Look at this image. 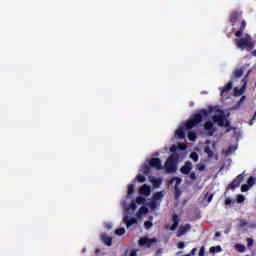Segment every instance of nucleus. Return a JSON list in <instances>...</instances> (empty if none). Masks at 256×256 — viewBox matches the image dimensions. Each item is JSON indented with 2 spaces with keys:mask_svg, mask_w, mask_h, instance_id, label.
I'll use <instances>...</instances> for the list:
<instances>
[{
  "mask_svg": "<svg viewBox=\"0 0 256 256\" xmlns=\"http://www.w3.org/2000/svg\"><path fill=\"white\" fill-rule=\"evenodd\" d=\"M172 221H173V224L170 227V231H175L177 227H179V215L174 214L172 216Z\"/></svg>",
  "mask_w": 256,
  "mask_h": 256,
  "instance_id": "nucleus-17",
  "label": "nucleus"
},
{
  "mask_svg": "<svg viewBox=\"0 0 256 256\" xmlns=\"http://www.w3.org/2000/svg\"><path fill=\"white\" fill-rule=\"evenodd\" d=\"M155 243H157V238L141 237L138 241L139 247H145V249H151Z\"/></svg>",
  "mask_w": 256,
  "mask_h": 256,
  "instance_id": "nucleus-6",
  "label": "nucleus"
},
{
  "mask_svg": "<svg viewBox=\"0 0 256 256\" xmlns=\"http://www.w3.org/2000/svg\"><path fill=\"white\" fill-rule=\"evenodd\" d=\"M170 151H171V153H175V151H177V146L176 145H172L170 147Z\"/></svg>",
  "mask_w": 256,
  "mask_h": 256,
  "instance_id": "nucleus-46",
  "label": "nucleus"
},
{
  "mask_svg": "<svg viewBox=\"0 0 256 256\" xmlns=\"http://www.w3.org/2000/svg\"><path fill=\"white\" fill-rule=\"evenodd\" d=\"M144 227L145 229H151V227H153V222L151 221L144 222Z\"/></svg>",
  "mask_w": 256,
  "mask_h": 256,
  "instance_id": "nucleus-34",
  "label": "nucleus"
},
{
  "mask_svg": "<svg viewBox=\"0 0 256 256\" xmlns=\"http://www.w3.org/2000/svg\"><path fill=\"white\" fill-rule=\"evenodd\" d=\"M215 237H216V238H219V237H221V233H219V232H216V233H215Z\"/></svg>",
  "mask_w": 256,
  "mask_h": 256,
  "instance_id": "nucleus-51",
  "label": "nucleus"
},
{
  "mask_svg": "<svg viewBox=\"0 0 256 256\" xmlns=\"http://www.w3.org/2000/svg\"><path fill=\"white\" fill-rule=\"evenodd\" d=\"M233 203V200L231 198H226L224 204L225 205H231Z\"/></svg>",
  "mask_w": 256,
  "mask_h": 256,
  "instance_id": "nucleus-42",
  "label": "nucleus"
},
{
  "mask_svg": "<svg viewBox=\"0 0 256 256\" xmlns=\"http://www.w3.org/2000/svg\"><path fill=\"white\" fill-rule=\"evenodd\" d=\"M190 179H191L192 181H195V180L197 179V175L195 174V172H192V173L190 174Z\"/></svg>",
  "mask_w": 256,
  "mask_h": 256,
  "instance_id": "nucleus-44",
  "label": "nucleus"
},
{
  "mask_svg": "<svg viewBox=\"0 0 256 256\" xmlns=\"http://www.w3.org/2000/svg\"><path fill=\"white\" fill-rule=\"evenodd\" d=\"M152 183H153V186L156 188L161 187L162 180H161V178H156V179L152 180Z\"/></svg>",
  "mask_w": 256,
  "mask_h": 256,
  "instance_id": "nucleus-28",
  "label": "nucleus"
},
{
  "mask_svg": "<svg viewBox=\"0 0 256 256\" xmlns=\"http://www.w3.org/2000/svg\"><path fill=\"white\" fill-rule=\"evenodd\" d=\"M136 203L137 205H143V203H145V198H143V196H138L136 198Z\"/></svg>",
  "mask_w": 256,
  "mask_h": 256,
  "instance_id": "nucleus-32",
  "label": "nucleus"
},
{
  "mask_svg": "<svg viewBox=\"0 0 256 256\" xmlns=\"http://www.w3.org/2000/svg\"><path fill=\"white\" fill-rule=\"evenodd\" d=\"M99 251H100L99 249H96V250H95V253H99Z\"/></svg>",
  "mask_w": 256,
  "mask_h": 256,
  "instance_id": "nucleus-55",
  "label": "nucleus"
},
{
  "mask_svg": "<svg viewBox=\"0 0 256 256\" xmlns=\"http://www.w3.org/2000/svg\"><path fill=\"white\" fill-rule=\"evenodd\" d=\"M234 45L241 49V51H253L255 49V41L249 35H246L244 38L235 39Z\"/></svg>",
  "mask_w": 256,
  "mask_h": 256,
  "instance_id": "nucleus-3",
  "label": "nucleus"
},
{
  "mask_svg": "<svg viewBox=\"0 0 256 256\" xmlns=\"http://www.w3.org/2000/svg\"><path fill=\"white\" fill-rule=\"evenodd\" d=\"M213 111H217V113H220V115H214L212 116L213 123H217L218 127H227L226 133H229L230 131H233V127H231V122L227 120L229 117L228 115H225V112L217 107H209L207 109H201L198 113L194 114L190 119H188L183 127H179L175 135L177 139H185V129L186 131H190V129H193V127H197L201 121H203L204 117H209L210 114L213 113Z\"/></svg>",
  "mask_w": 256,
  "mask_h": 256,
  "instance_id": "nucleus-1",
  "label": "nucleus"
},
{
  "mask_svg": "<svg viewBox=\"0 0 256 256\" xmlns=\"http://www.w3.org/2000/svg\"><path fill=\"white\" fill-rule=\"evenodd\" d=\"M148 211L149 210L147 209V207H141L139 210L140 213H144V214L147 213Z\"/></svg>",
  "mask_w": 256,
  "mask_h": 256,
  "instance_id": "nucleus-45",
  "label": "nucleus"
},
{
  "mask_svg": "<svg viewBox=\"0 0 256 256\" xmlns=\"http://www.w3.org/2000/svg\"><path fill=\"white\" fill-rule=\"evenodd\" d=\"M243 72V68L236 69L233 72V77H235V79H239V77H243Z\"/></svg>",
  "mask_w": 256,
  "mask_h": 256,
  "instance_id": "nucleus-19",
  "label": "nucleus"
},
{
  "mask_svg": "<svg viewBox=\"0 0 256 256\" xmlns=\"http://www.w3.org/2000/svg\"><path fill=\"white\" fill-rule=\"evenodd\" d=\"M246 241H247V247H253L254 241L252 238H247Z\"/></svg>",
  "mask_w": 256,
  "mask_h": 256,
  "instance_id": "nucleus-36",
  "label": "nucleus"
},
{
  "mask_svg": "<svg viewBox=\"0 0 256 256\" xmlns=\"http://www.w3.org/2000/svg\"><path fill=\"white\" fill-rule=\"evenodd\" d=\"M161 255V250L156 251V256Z\"/></svg>",
  "mask_w": 256,
  "mask_h": 256,
  "instance_id": "nucleus-52",
  "label": "nucleus"
},
{
  "mask_svg": "<svg viewBox=\"0 0 256 256\" xmlns=\"http://www.w3.org/2000/svg\"><path fill=\"white\" fill-rule=\"evenodd\" d=\"M135 193V184H129L128 185V190H127V195H133Z\"/></svg>",
  "mask_w": 256,
  "mask_h": 256,
  "instance_id": "nucleus-24",
  "label": "nucleus"
},
{
  "mask_svg": "<svg viewBox=\"0 0 256 256\" xmlns=\"http://www.w3.org/2000/svg\"><path fill=\"white\" fill-rule=\"evenodd\" d=\"M198 256H205V246L200 248Z\"/></svg>",
  "mask_w": 256,
  "mask_h": 256,
  "instance_id": "nucleus-38",
  "label": "nucleus"
},
{
  "mask_svg": "<svg viewBox=\"0 0 256 256\" xmlns=\"http://www.w3.org/2000/svg\"><path fill=\"white\" fill-rule=\"evenodd\" d=\"M245 27H247V22L242 20L239 29L235 32V37H238V39L243 37V31H245Z\"/></svg>",
  "mask_w": 256,
  "mask_h": 256,
  "instance_id": "nucleus-13",
  "label": "nucleus"
},
{
  "mask_svg": "<svg viewBox=\"0 0 256 256\" xmlns=\"http://www.w3.org/2000/svg\"><path fill=\"white\" fill-rule=\"evenodd\" d=\"M130 209H132L133 211H135V209H137V202L132 201V202L130 203Z\"/></svg>",
  "mask_w": 256,
  "mask_h": 256,
  "instance_id": "nucleus-37",
  "label": "nucleus"
},
{
  "mask_svg": "<svg viewBox=\"0 0 256 256\" xmlns=\"http://www.w3.org/2000/svg\"><path fill=\"white\" fill-rule=\"evenodd\" d=\"M237 203H243V201H245V196L243 195H237V199H236Z\"/></svg>",
  "mask_w": 256,
  "mask_h": 256,
  "instance_id": "nucleus-35",
  "label": "nucleus"
},
{
  "mask_svg": "<svg viewBox=\"0 0 256 256\" xmlns=\"http://www.w3.org/2000/svg\"><path fill=\"white\" fill-rule=\"evenodd\" d=\"M136 181H138V183H145V181H146L145 176L139 174V175L136 177Z\"/></svg>",
  "mask_w": 256,
  "mask_h": 256,
  "instance_id": "nucleus-33",
  "label": "nucleus"
},
{
  "mask_svg": "<svg viewBox=\"0 0 256 256\" xmlns=\"http://www.w3.org/2000/svg\"><path fill=\"white\" fill-rule=\"evenodd\" d=\"M150 193H151V188L147 184H144L140 188V194L141 195H149Z\"/></svg>",
  "mask_w": 256,
  "mask_h": 256,
  "instance_id": "nucleus-18",
  "label": "nucleus"
},
{
  "mask_svg": "<svg viewBox=\"0 0 256 256\" xmlns=\"http://www.w3.org/2000/svg\"><path fill=\"white\" fill-rule=\"evenodd\" d=\"M123 222L125 223L126 227L129 229V227H132V225L137 224V218L129 219V216H124Z\"/></svg>",
  "mask_w": 256,
  "mask_h": 256,
  "instance_id": "nucleus-14",
  "label": "nucleus"
},
{
  "mask_svg": "<svg viewBox=\"0 0 256 256\" xmlns=\"http://www.w3.org/2000/svg\"><path fill=\"white\" fill-rule=\"evenodd\" d=\"M198 171H205V164H197Z\"/></svg>",
  "mask_w": 256,
  "mask_h": 256,
  "instance_id": "nucleus-39",
  "label": "nucleus"
},
{
  "mask_svg": "<svg viewBox=\"0 0 256 256\" xmlns=\"http://www.w3.org/2000/svg\"><path fill=\"white\" fill-rule=\"evenodd\" d=\"M100 239L104 245H107V247H111V245H113V238L108 236L106 233H102L100 235Z\"/></svg>",
  "mask_w": 256,
  "mask_h": 256,
  "instance_id": "nucleus-11",
  "label": "nucleus"
},
{
  "mask_svg": "<svg viewBox=\"0 0 256 256\" xmlns=\"http://www.w3.org/2000/svg\"><path fill=\"white\" fill-rule=\"evenodd\" d=\"M190 159H192V161H194L195 163H197L199 161V155H197V152H192L190 154Z\"/></svg>",
  "mask_w": 256,
  "mask_h": 256,
  "instance_id": "nucleus-27",
  "label": "nucleus"
},
{
  "mask_svg": "<svg viewBox=\"0 0 256 256\" xmlns=\"http://www.w3.org/2000/svg\"><path fill=\"white\" fill-rule=\"evenodd\" d=\"M151 169L161 171L163 165H161V158H150L141 166L140 171L143 175H151Z\"/></svg>",
  "mask_w": 256,
  "mask_h": 256,
  "instance_id": "nucleus-2",
  "label": "nucleus"
},
{
  "mask_svg": "<svg viewBox=\"0 0 256 256\" xmlns=\"http://www.w3.org/2000/svg\"><path fill=\"white\" fill-rule=\"evenodd\" d=\"M193 169V164L190 161H187L184 166L181 167L180 171L183 175H189Z\"/></svg>",
  "mask_w": 256,
  "mask_h": 256,
  "instance_id": "nucleus-12",
  "label": "nucleus"
},
{
  "mask_svg": "<svg viewBox=\"0 0 256 256\" xmlns=\"http://www.w3.org/2000/svg\"><path fill=\"white\" fill-rule=\"evenodd\" d=\"M204 129L208 132L209 137H213V135H215V131H217V129L213 127V122L211 121L205 122Z\"/></svg>",
  "mask_w": 256,
  "mask_h": 256,
  "instance_id": "nucleus-9",
  "label": "nucleus"
},
{
  "mask_svg": "<svg viewBox=\"0 0 256 256\" xmlns=\"http://www.w3.org/2000/svg\"><path fill=\"white\" fill-rule=\"evenodd\" d=\"M252 55H254V57H256V50H254V51L252 52Z\"/></svg>",
  "mask_w": 256,
  "mask_h": 256,
  "instance_id": "nucleus-53",
  "label": "nucleus"
},
{
  "mask_svg": "<svg viewBox=\"0 0 256 256\" xmlns=\"http://www.w3.org/2000/svg\"><path fill=\"white\" fill-rule=\"evenodd\" d=\"M111 227H112L111 224H106L105 225V228L108 229V230L111 229Z\"/></svg>",
  "mask_w": 256,
  "mask_h": 256,
  "instance_id": "nucleus-50",
  "label": "nucleus"
},
{
  "mask_svg": "<svg viewBox=\"0 0 256 256\" xmlns=\"http://www.w3.org/2000/svg\"><path fill=\"white\" fill-rule=\"evenodd\" d=\"M233 89V82L230 81L228 82L221 90H220V95H227V93H229V91H231Z\"/></svg>",
  "mask_w": 256,
  "mask_h": 256,
  "instance_id": "nucleus-15",
  "label": "nucleus"
},
{
  "mask_svg": "<svg viewBox=\"0 0 256 256\" xmlns=\"http://www.w3.org/2000/svg\"><path fill=\"white\" fill-rule=\"evenodd\" d=\"M187 231H191V224H185L184 226H180L176 237H183L187 233Z\"/></svg>",
  "mask_w": 256,
  "mask_h": 256,
  "instance_id": "nucleus-10",
  "label": "nucleus"
},
{
  "mask_svg": "<svg viewBox=\"0 0 256 256\" xmlns=\"http://www.w3.org/2000/svg\"><path fill=\"white\" fill-rule=\"evenodd\" d=\"M211 201H213V194H210L208 196V203H211Z\"/></svg>",
  "mask_w": 256,
  "mask_h": 256,
  "instance_id": "nucleus-49",
  "label": "nucleus"
},
{
  "mask_svg": "<svg viewBox=\"0 0 256 256\" xmlns=\"http://www.w3.org/2000/svg\"><path fill=\"white\" fill-rule=\"evenodd\" d=\"M231 153H233V146H230V147L226 150V155H231Z\"/></svg>",
  "mask_w": 256,
  "mask_h": 256,
  "instance_id": "nucleus-43",
  "label": "nucleus"
},
{
  "mask_svg": "<svg viewBox=\"0 0 256 256\" xmlns=\"http://www.w3.org/2000/svg\"><path fill=\"white\" fill-rule=\"evenodd\" d=\"M150 207H151V209H155V207H157V201L152 200L151 203H150Z\"/></svg>",
  "mask_w": 256,
  "mask_h": 256,
  "instance_id": "nucleus-40",
  "label": "nucleus"
},
{
  "mask_svg": "<svg viewBox=\"0 0 256 256\" xmlns=\"http://www.w3.org/2000/svg\"><path fill=\"white\" fill-rule=\"evenodd\" d=\"M245 179V172H243L242 174H239L226 188V191H235L237 189V187H239L241 185V183H243V180Z\"/></svg>",
  "mask_w": 256,
  "mask_h": 256,
  "instance_id": "nucleus-5",
  "label": "nucleus"
},
{
  "mask_svg": "<svg viewBox=\"0 0 256 256\" xmlns=\"http://www.w3.org/2000/svg\"><path fill=\"white\" fill-rule=\"evenodd\" d=\"M235 249L239 253H245V245H243V244H236Z\"/></svg>",
  "mask_w": 256,
  "mask_h": 256,
  "instance_id": "nucleus-25",
  "label": "nucleus"
},
{
  "mask_svg": "<svg viewBox=\"0 0 256 256\" xmlns=\"http://www.w3.org/2000/svg\"><path fill=\"white\" fill-rule=\"evenodd\" d=\"M177 247H178V249H184L185 248V242H178Z\"/></svg>",
  "mask_w": 256,
  "mask_h": 256,
  "instance_id": "nucleus-41",
  "label": "nucleus"
},
{
  "mask_svg": "<svg viewBox=\"0 0 256 256\" xmlns=\"http://www.w3.org/2000/svg\"><path fill=\"white\" fill-rule=\"evenodd\" d=\"M245 99H246V96H242L240 100L235 104L234 109H239V107L243 105V102L245 101Z\"/></svg>",
  "mask_w": 256,
  "mask_h": 256,
  "instance_id": "nucleus-26",
  "label": "nucleus"
},
{
  "mask_svg": "<svg viewBox=\"0 0 256 256\" xmlns=\"http://www.w3.org/2000/svg\"><path fill=\"white\" fill-rule=\"evenodd\" d=\"M210 253H221V246H213L210 248Z\"/></svg>",
  "mask_w": 256,
  "mask_h": 256,
  "instance_id": "nucleus-29",
  "label": "nucleus"
},
{
  "mask_svg": "<svg viewBox=\"0 0 256 256\" xmlns=\"http://www.w3.org/2000/svg\"><path fill=\"white\" fill-rule=\"evenodd\" d=\"M188 139L189 141H197V133L190 131L188 133Z\"/></svg>",
  "mask_w": 256,
  "mask_h": 256,
  "instance_id": "nucleus-23",
  "label": "nucleus"
},
{
  "mask_svg": "<svg viewBox=\"0 0 256 256\" xmlns=\"http://www.w3.org/2000/svg\"><path fill=\"white\" fill-rule=\"evenodd\" d=\"M239 17H241V12L239 11H233L230 15V23H232V26L235 25V23H237V19H239Z\"/></svg>",
  "mask_w": 256,
  "mask_h": 256,
  "instance_id": "nucleus-16",
  "label": "nucleus"
},
{
  "mask_svg": "<svg viewBox=\"0 0 256 256\" xmlns=\"http://www.w3.org/2000/svg\"><path fill=\"white\" fill-rule=\"evenodd\" d=\"M250 74H251V70H249L247 74L244 76V78L242 79L243 89H247V78L249 77Z\"/></svg>",
  "mask_w": 256,
  "mask_h": 256,
  "instance_id": "nucleus-21",
  "label": "nucleus"
},
{
  "mask_svg": "<svg viewBox=\"0 0 256 256\" xmlns=\"http://www.w3.org/2000/svg\"><path fill=\"white\" fill-rule=\"evenodd\" d=\"M204 151L208 155V157H213V150H211L209 146H206Z\"/></svg>",
  "mask_w": 256,
  "mask_h": 256,
  "instance_id": "nucleus-31",
  "label": "nucleus"
},
{
  "mask_svg": "<svg viewBox=\"0 0 256 256\" xmlns=\"http://www.w3.org/2000/svg\"><path fill=\"white\" fill-rule=\"evenodd\" d=\"M245 225H247V223L244 222L241 224V227H245Z\"/></svg>",
  "mask_w": 256,
  "mask_h": 256,
  "instance_id": "nucleus-54",
  "label": "nucleus"
},
{
  "mask_svg": "<svg viewBox=\"0 0 256 256\" xmlns=\"http://www.w3.org/2000/svg\"><path fill=\"white\" fill-rule=\"evenodd\" d=\"M242 93H245V88H240V89H239V87L234 88L235 97L241 96Z\"/></svg>",
  "mask_w": 256,
  "mask_h": 256,
  "instance_id": "nucleus-20",
  "label": "nucleus"
},
{
  "mask_svg": "<svg viewBox=\"0 0 256 256\" xmlns=\"http://www.w3.org/2000/svg\"><path fill=\"white\" fill-rule=\"evenodd\" d=\"M129 256H137V250H132Z\"/></svg>",
  "mask_w": 256,
  "mask_h": 256,
  "instance_id": "nucleus-48",
  "label": "nucleus"
},
{
  "mask_svg": "<svg viewBox=\"0 0 256 256\" xmlns=\"http://www.w3.org/2000/svg\"><path fill=\"white\" fill-rule=\"evenodd\" d=\"M115 234L119 235L121 237L122 235H125V228H118L115 230Z\"/></svg>",
  "mask_w": 256,
  "mask_h": 256,
  "instance_id": "nucleus-30",
  "label": "nucleus"
},
{
  "mask_svg": "<svg viewBox=\"0 0 256 256\" xmlns=\"http://www.w3.org/2000/svg\"><path fill=\"white\" fill-rule=\"evenodd\" d=\"M161 199H163V192H156L154 195H153V200L154 201H161Z\"/></svg>",
  "mask_w": 256,
  "mask_h": 256,
  "instance_id": "nucleus-22",
  "label": "nucleus"
},
{
  "mask_svg": "<svg viewBox=\"0 0 256 256\" xmlns=\"http://www.w3.org/2000/svg\"><path fill=\"white\" fill-rule=\"evenodd\" d=\"M253 185H255V177L253 176H250L247 180V183L246 184H243L241 186V191L242 193H247V191L253 187Z\"/></svg>",
  "mask_w": 256,
  "mask_h": 256,
  "instance_id": "nucleus-8",
  "label": "nucleus"
},
{
  "mask_svg": "<svg viewBox=\"0 0 256 256\" xmlns=\"http://www.w3.org/2000/svg\"><path fill=\"white\" fill-rule=\"evenodd\" d=\"M195 253H197V248H193L190 252V256L191 255H195Z\"/></svg>",
  "mask_w": 256,
  "mask_h": 256,
  "instance_id": "nucleus-47",
  "label": "nucleus"
},
{
  "mask_svg": "<svg viewBox=\"0 0 256 256\" xmlns=\"http://www.w3.org/2000/svg\"><path fill=\"white\" fill-rule=\"evenodd\" d=\"M177 165H179V154L172 153L164 164L166 173H177Z\"/></svg>",
  "mask_w": 256,
  "mask_h": 256,
  "instance_id": "nucleus-4",
  "label": "nucleus"
},
{
  "mask_svg": "<svg viewBox=\"0 0 256 256\" xmlns=\"http://www.w3.org/2000/svg\"><path fill=\"white\" fill-rule=\"evenodd\" d=\"M181 181L182 179L179 177H173L171 180L168 181V186L173 185V183H175L174 191H175L176 199H179V197H181V189H179V185H181Z\"/></svg>",
  "mask_w": 256,
  "mask_h": 256,
  "instance_id": "nucleus-7",
  "label": "nucleus"
}]
</instances>
